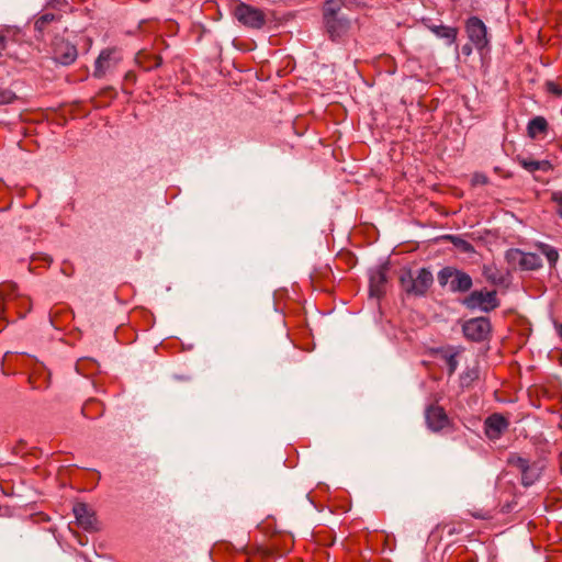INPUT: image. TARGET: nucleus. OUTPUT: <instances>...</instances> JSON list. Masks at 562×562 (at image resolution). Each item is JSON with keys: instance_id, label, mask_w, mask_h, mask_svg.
I'll return each instance as SVG.
<instances>
[{"instance_id": "5", "label": "nucleus", "mask_w": 562, "mask_h": 562, "mask_svg": "<svg viewBox=\"0 0 562 562\" xmlns=\"http://www.w3.org/2000/svg\"><path fill=\"white\" fill-rule=\"evenodd\" d=\"M490 331L491 323L486 317L471 318L463 325L464 336L473 341H482L486 339Z\"/></svg>"}, {"instance_id": "15", "label": "nucleus", "mask_w": 562, "mask_h": 562, "mask_svg": "<svg viewBox=\"0 0 562 562\" xmlns=\"http://www.w3.org/2000/svg\"><path fill=\"white\" fill-rule=\"evenodd\" d=\"M548 130V122L543 116H536L529 121L527 132L528 136L532 139L537 138L540 134H544Z\"/></svg>"}, {"instance_id": "4", "label": "nucleus", "mask_w": 562, "mask_h": 562, "mask_svg": "<svg viewBox=\"0 0 562 562\" xmlns=\"http://www.w3.org/2000/svg\"><path fill=\"white\" fill-rule=\"evenodd\" d=\"M463 304L471 310L490 312L498 306L496 291H473L464 299Z\"/></svg>"}, {"instance_id": "28", "label": "nucleus", "mask_w": 562, "mask_h": 562, "mask_svg": "<svg viewBox=\"0 0 562 562\" xmlns=\"http://www.w3.org/2000/svg\"><path fill=\"white\" fill-rule=\"evenodd\" d=\"M15 100V94L10 90L0 91V104H9Z\"/></svg>"}, {"instance_id": "31", "label": "nucleus", "mask_w": 562, "mask_h": 562, "mask_svg": "<svg viewBox=\"0 0 562 562\" xmlns=\"http://www.w3.org/2000/svg\"><path fill=\"white\" fill-rule=\"evenodd\" d=\"M5 49V40L3 36H0V56L2 55V52Z\"/></svg>"}, {"instance_id": "30", "label": "nucleus", "mask_w": 562, "mask_h": 562, "mask_svg": "<svg viewBox=\"0 0 562 562\" xmlns=\"http://www.w3.org/2000/svg\"><path fill=\"white\" fill-rule=\"evenodd\" d=\"M472 516L480 519H490L492 518V514L490 512H474Z\"/></svg>"}, {"instance_id": "20", "label": "nucleus", "mask_w": 562, "mask_h": 562, "mask_svg": "<svg viewBox=\"0 0 562 562\" xmlns=\"http://www.w3.org/2000/svg\"><path fill=\"white\" fill-rule=\"evenodd\" d=\"M446 239L450 240L453 244V246H456L462 252H474V247L472 246V244L459 236L447 235Z\"/></svg>"}, {"instance_id": "8", "label": "nucleus", "mask_w": 562, "mask_h": 562, "mask_svg": "<svg viewBox=\"0 0 562 562\" xmlns=\"http://www.w3.org/2000/svg\"><path fill=\"white\" fill-rule=\"evenodd\" d=\"M426 422L434 431L443 429L449 424V418L441 406L431 405L426 411Z\"/></svg>"}, {"instance_id": "18", "label": "nucleus", "mask_w": 562, "mask_h": 562, "mask_svg": "<svg viewBox=\"0 0 562 562\" xmlns=\"http://www.w3.org/2000/svg\"><path fill=\"white\" fill-rule=\"evenodd\" d=\"M540 475V469L536 465H529L522 473H521V483L525 486L532 485Z\"/></svg>"}, {"instance_id": "23", "label": "nucleus", "mask_w": 562, "mask_h": 562, "mask_svg": "<svg viewBox=\"0 0 562 562\" xmlns=\"http://www.w3.org/2000/svg\"><path fill=\"white\" fill-rule=\"evenodd\" d=\"M56 20V15L53 13H45L41 15L34 23V27L37 32L42 33L47 24Z\"/></svg>"}, {"instance_id": "1", "label": "nucleus", "mask_w": 562, "mask_h": 562, "mask_svg": "<svg viewBox=\"0 0 562 562\" xmlns=\"http://www.w3.org/2000/svg\"><path fill=\"white\" fill-rule=\"evenodd\" d=\"M434 281L432 274L426 268L416 272L411 270L403 271L400 277V283L403 290L411 295H425Z\"/></svg>"}, {"instance_id": "17", "label": "nucleus", "mask_w": 562, "mask_h": 562, "mask_svg": "<svg viewBox=\"0 0 562 562\" xmlns=\"http://www.w3.org/2000/svg\"><path fill=\"white\" fill-rule=\"evenodd\" d=\"M344 5L342 0H327L323 8V18L337 16Z\"/></svg>"}, {"instance_id": "33", "label": "nucleus", "mask_w": 562, "mask_h": 562, "mask_svg": "<svg viewBox=\"0 0 562 562\" xmlns=\"http://www.w3.org/2000/svg\"><path fill=\"white\" fill-rule=\"evenodd\" d=\"M559 337L562 339V324L555 326Z\"/></svg>"}, {"instance_id": "10", "label": "nucleus", "mask_w": 562, "mask_h": 562, "mask_svg": "<svg viewBox=\"0 0 562 562\" xmlns=\"http://www.w3.org/2000/svg\"><path fill=\"white\" fill-rule=\"evenodd\" d=\"M508 420L501 414H493L485 420V434L490 439H498L508 428Z\"/></svg>"}, {"instance_id": "13", "label": "nucleus", "mask_w": 562, "mask_h": 562, "mask_svg": "<svg viewBox=\"0 0 562 562\" xmlns=\"http://www.w3.org/2000/svg\"><path fill=\"white\" fill-rule=\"evenodd\" d=\"M518 164L529 172H535L537 170L541 171H550L553 169L552 164L549 160H533L524 157H517Z\"/></svg>"}, {"instance_id": "24", "label": "nucleus", "mask_w": 562, "mask_h": 562, "mask_svg": "<svg viewBox=\"0 0 562 562\" xmlns=\"http://www.w3.org/2000/svg\"><path fill=\"white\" fill-rule=\"evenodd\" d=\"M508 463L513 467L517 468L521 473L530 465L528 460L519 457V456H512L508 459Z\"/></svg>"}, {"instance_id": "34", "label": "nucleus", "mask_w": 562, "mask_h": 562, "mask_svg": "<svg viewBox=\"0 0 562 562\" xmlns=\"http://www.w3.org/2000/svg\"><path fill=\"white\" fill-rule=\"evenodd\" d=\"M476 181L485 183L486 182V178L484 176H482L481 178L476 177Z\"/></svg>"}, {"instance_id": "6", "label": "nucleus", "mask_w": 562, "mask_h": 562, "mask_svg": "<svg viewBox=\"0 0 562 562\" xmlns=\"http://www.w3.org/2000/svg\"><path fill=\"white\" fill-rule=\"evenodd\" d=\"M465 31L469 40L472 42L475 48L483 49L486 47L488 43L487 32L486 26L482 20L476 16L470 18L467 21Z\"/></svg>"}, {"instance_id": "25", "label": "nucleus", "mask_w": 562, "mask_h": 562, "mask_svg": "<svg viewBox=\"0 0 562 562\" xmlns=\"http://www.w3.org/2000/svg\"><path fill=\"white\" fill-rule=\"evenodd\" d=\"M546 89L549 93L562 97V83L559 81L549 80L546 82Z\"/></svg>"}, {"instance_id": "21", "label": "nucleus", "mask_w": 562, "mask_h": 562, "mask_svg": "<svg viewBox=\"0 0 562 562\" xmlns=\"http://www.w3.org/2000/svg\"><path fill=\"white\" fill-rule=\"evenodd\" d=\"M483 276L493 284H499L503 281V277L499 274L497 268L494 265H484Z\"/></svg>"}, {"instance_id": "32", "label": "nucleus", "mask_w": 562, "mask_h": 562, "mask_svg": "<svg viewBox=\"0 0 562 562\" xmlns=\"http://www.w3.org/2000/svg\"><path fill=\"white\" fill-rule=\"evenodd\" d=\"M462 52L464 55H470L472 53V47L467 44L462 47Z\"/></svg>"}, {"instance_id": "12", "label": "nucleus", "mask_w": 562, "mask_h": 562, "mask_svg": "<svg viewBox=\"0 0 562 562\" xmlns=\"http://www.w3.org/2000/svg\"><path fill=\"white\" fill-rule=\"evenodd\" d=\"M324 23L331 38L340 36L348 29L349 22L345 18L330 16L325 18Z\"/></svg>"}, {"instance_id": "2", "label": "nucleus", "mask_w": 562, "mask_h": 562, "mask_svg": "<svg viewBox=\"0 0 562 562\" xmlns=\"http://www.w3.org/2000/svg\"><path fill=\"white\" fill-rule=\"evenodd\" d=\"M438 281L440 285H449L452 292H467L472 288V278L456 268L446 267L438 273Z\"/></svg>"}, {"instance_id": "22", "label": "nucleus", "mask_w": 562, "mask_h": 562, "mask_svg": "<svg viewBox=\"0 0 562 562\" xmlns=\"http://www.w3.org/2000/svg\"><path fill=\"white\" fill-rule=\"evenodd\" d=\"M522 256L524 251L513 248L506 251L505 259L508 262V265L515 269L517 267L520 268Z\"/></svg>"}, {"instance_id": "29", "label": "nucleus", "mask_w": 562, "mask_h": 562, "mask_svg": "<svg viewBox=\"0 0 562 562\" xmlns=\"http://www.w3.org/2000/svg\"><path fill=\"white\" fill-rule=\"evenodd\" d=\"M543 252L550 263L554 265L557 262V260L559 258V254L555 249H553L551 247H547Z\"/></svg>"}, {"instance_id": "14", "label": "nucleus", "mask_w": 562, "mask_h": 562, "mask_svg": "<svg viewBox=\"0 0 562 562\" xmlns=\"http://www.w3.org/2000/svg\"><path fill=\"white\" fill-rule=\"evenodd\" d=\"M428 29L438 37L445 38L448 42V45H451L456 42L458 36V29L446 25H429Z\"/></svg>"}, {"instance_id": "26", "label": "nucleus", "mask_w": 562, "mask_h": 562, "mask_svg": "<svg viewBox=\"0 0 562 562\" xmlns=\"http://www.w3.org/2000/svg\"><path fill=\"white\" fill-rule=\"evenodd\" d=\"M446 364L448 367L449 375H452L458 367L457 353H449L445 356Z\"/></svg>"}, {"instance_id": "16", "label": "nucleus", "mask_w": 562, "mask_h": 562, "mask_svg": "<svg viewBox=\"0 0 562 562\" xmlns=\"http://www.w3.org/2000/svg\"><path fill=\"white\" fill-rule=\"evenodd\" d=\"M386 282L385 273L381 270L374 272L370 277V294L372 296H380L384 292V285Z\"/></svg>"}, {"instance_id": "3", "label": "nucleus", "mask_w": 562, "mask_h": 562, "mask_svg": "<svg viewBox=\"0 0 562 562\" xmlns=\"http://www.w3.org/2000/svg\"><path fill=\"white\" fill-rule=\"evenodd\" d=\"M233 15L246 27L259 30L266 24V14L263 11L244 2L235 5Z\"/></svg>"}, {"instance_id": "7", "label": "nucleus", "mask_w": 562, "mask_h": 562, "mask_svg": "<svg viewBox=\"0 0 562 562\" xmlns=\"http://www.w3.org/2000/svg\"><path fill=\"white\" fill-rule=\"evenodd\" d=\"M77 524L85 530L97 529V518L93 510L85 503H77L72 507Z\"/></svg>"}, {"instance_id": "19", "label": "nucleus", "mask_w": 562, "mask_h": 562, "mask_svg": "<svg viewBox=\"0 0 562 562\" xmlns=\"http://www.w3.org/2000/svg\"><path fill=\"white\" fill-rule=\"evenodd\" d=\"M541 266L540 258L530 252H524L520 269L524 270H536Z\"/></svg>"}, {"instance_id": "27", "label": "nucleus", "mask_w": 562, "mask_h": 562, "mask_svg": "<svg viewBox=\"0 0 562 562\" xmlns=\"http://www.w3.org/2000/svg\"><path fill=\"white\" fill-rule=\"evenodd\" d=\"M551 200L557 204V213L562 218V191L552 192Z\"/></svg>"}, {"instance_id": "11", "label": "nucleus", "mask_w": 562, "mask_h": 562, "mask_svg": "<svg viewBox=\"0 0 562 562\" xmlns=\"http://www.w3.org/2000/svg\"><path fill=\"white\" fill-rule=\"evenodd\" d=\"M55 58L63 65H70L77 58V48L69 43H60L55 49Z\"/></svg>"}, {"instance_id": "9", "label": "nucleus", "mask_w": 562, "mask_h": 562, "mask_svg": "<svg viewBox=\"0 0 562 562\" xmlns=\"http://www.w3.org/2000/svg\"><path fill=\"white\" fill-rule=\"evenodd\" d=\"M115 55V49H104L101 52L98 59L95 60L93 72L94 77H103L109 69L113 68L119 63L120 58H117Z\"/></svg>"}]
</instances>
